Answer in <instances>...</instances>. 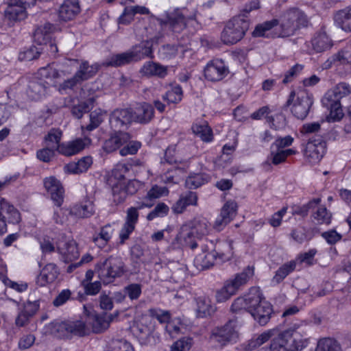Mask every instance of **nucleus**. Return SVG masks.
<instances>
[{
    "label": "nucleus",
    "instance_id": "f257e3e1",
    "mask_svg": "<svg viewBox=\"0 0 351 351\" xmlns=\"http://www.w3.org/2000/svg\"><path fill=\"white\" fill-rule=\"evenodd\" d=\"M306 335L302 324H293L286 330L277 332L269 348H262L258 351H297L305 346Z\"/></svg>",
    "mask_w": 351,
    "mask_h": 351
},
{
    "label": "nucleus",
    "instance_id": "f03ea898",
    "mask_svg": "<svg viewBox=\"0 0 351 351\" xmlns=\"http://www.w3.org/2000/svg\"><path fill=\"white\" fill-rule=\"evenodd\" d=\"M60 77L59 71L51 66L40 69L37 76L29 83L27 95L34 100H40L50 93V86Z\"/></svg>",
    "mask_w": 351,
    "mask_h": 351
},
{
    "label": "nucleus",
    "instance_id": "7ed1b4c3",
    "mask_svg": "<svg viewBox=\"0 0 351 351\" xmlns=\"http://www.w3.org/2000/svg\"><path fill=\"white\" fill-rule=\"evenodd\" d=\"M46 332L60 338H71L73 336L82 337L88 332L85 322L82 319L58 321L46 326Z\"/></svg>",
    "mask_w": 351,
    "mask_h": 351
},
{
    "label": "nucleus",
    "instance_id": "20e7f679",
    "mask_svg": "<svg viewBox=\"0 0 351 351\" xmlns=\"http://www.w3.org/2000/svg\"><path fill=\"white\" fill-rule=\"evenodd\" d=\"M95 271L101 281L104 284H109L125 274V264L121 258L110 256L104 261L98 262L95 265Z\"/></svg>",
    "mask_w": 351,
    "mask_h": 351
},
{
    "label": "nucleus",
    "instance_id": "39448f33",
    "mask_svg": "<svg viewBox=\"0 0 351 351\" xmlns=\"http://www.w3.org/2000/svg\"><path fill=\"white\" fill-rule=\"evenodd\" d=\"M254 268L247 267L243 272L236 275L234 278L226 280L223 287L215 291V298L217 303H223L236 294L239 289L247 283L253 276Z\"/></svg>",
    "mask_w": 351,
    "mask_h": 351
},
{
    "label": "nucleus",
    "instance_id": "423d86ee",
    "mask_svg": "<svg viewBox=\"0 0 351 351\" xmlns=\"http://www.w3.org/2000/svg\"><path fill=\"white\" fill-rule=\"evenodd\" d=\"M278 21L280 28L278 36L281 37L291 36L300 27L307 24L306 16L297 8L287 10Z\"/></svg>",
    "mask_w": 351,
    "mask_h": 351
},
{
    "label": "nucleus",
    "instance_id": "0eeeda50",
    "mask_svg": "<svg viewBox=\"0 0 351 351\" xmlns=\"http://www.w3.org/2000/svg\"><path fill=\"white\" fill-rule=\"evenodd\" d=\"M101 65L99 63L90 64L86 60L81 61L74 75L60 84L59 90L62 92L66 89H73L83 82L93 78L96 75Z\"/></svg>",
    "mask_w": 351,
    "mask_h": 351
},
{
    "label": "nucleus",
    "instance_id": "6e6552de",
    "mask_svg": "<svg viewBox=\"0 0 351 351\" xmlns=\"http://www.w3.org/2000/svg\"><path fill=\"white\" fill-rule=\"evenodd\" d=\"M313 103V95L306 89L292 91L287 101L288 106L292 105V114L300 119H304L308 115Z\"/></svg>",
    "mask_w": 351,
    "mask_h": 351
},
{
    "label": "nucleus",
    "instance_id": "1a4fd4ad",
    "mask_svg": "<svg viewBox=\"0 0 351 351\" xmlns=\"http://www.w3.org/2000/svg\"><path fill=\"white\" fill-rule=\"evenodd\" d=\"M240 324L237 319L229 320L224 326L212 330L210 340L220 347L235 343L239 339Z\"/></svg>",
    "mask_w": 351,
    "mask_h": 351
},
{
    "label": "nucleus",
    "instance_id": "9d476101",
    "mask_svg": "<svg viewBox=\"0 0 351 351\" xmlns=\"http://www.w3.org/2000/svg\"><path fill=\"white\" fill-rule=\"evenodd\" d=\"M249 27L248 21L241 16L233 17L226 24L221 34V41L226 45H234L241 40Z\"/></svg>",
    "mask_w": 351,
    "mask_h": 351
},
{
    "label": "nucleus",
    "instance_id": "9b49d317",
    "mask_svg": "<svg viewBox=\"0 0 351 351\" xmlns=\"http://www.w3.org/2000/svg\"><path fill=\"white\" fill-rule=\"evenodd\" d=\"M257 302L252 304L249 313L254 319L261 326H265L269 321L273 308L269 302L264 298L259 287H256Z\"/></svg>",
    "mask_w": 351,
    "mask_h": 351
},
{
    "label": "nucleus",
    "instance_id": "f8f14e48",
    "mask_svg": "<svg viewBox=\"0 0 351 351\" xmlns=\"http://www.w3.org/2000/svg\"><path fill=\"white\" fill-rule=\"evenodd\" d=\"M225 247L227 248L226 252L204 251L199 254L194 259L195 266L199 269H207L213 265L215 261L224 262L230 260L233 255L232 245L228 243L226 244Z\"/></svg>",
    "mask_w": 351,
    "mask_h": 351
},
{
    "label": "nucleus",
    "instance_id": "ddd939ff",
    "mask_svg": "<svg viewBox=\"0 0 351 351\" xmlns=\"http://www.w3.org/2000/svg\"><path fill=\"white\" fill-rule=\"evenodd\" d=\"M33 0H5L7 7L4 15L10 22L21 21L27 16V9L32 5Z\"/></svg>",
    "mask_w": 351,
    "mask_h": 351
},
{
    "label": "nucleus",
    "instance_id": "4468645a",
    "mask_svg": "<svg viewBox=\"0 0 351 351\" xmlns=\"http://www.w3.org/2000/svg\"><path fill=\"white\" fill-rule=\"evenodd\" d=\"M326 143L321 138L310 139L304 150L305 159L311 164H316L320 161L326 153Z\"/></svg>",
    "mask_w": 351,
    "mask_h": 351
},
{
    "label": "nucleus",
    "instance_id": "2eb2a0df",
    "mask_svg": "<svg viewBox=\"0 0 351 351\" xmlns=\"http://www.w3.org/2000/svg\"><path fill=\"white\" fill-rule=\"evenodd\" d=\"M204 71L205 77L213 82L221 80L229 73L228 66L221 59H213L209 61Z\"/></svg>",
    "mask_w": 351,
    "mask_h": 351
},
{
    "label": "nucleus",
    "instance_id": "dca6fc26",
    "mask_svg": "<svg viewBox=\"0 0 351 351\" xmlns=\"http://www.w3.org/2000/svg\"><path fill=\"white\" fill-rule=\"evenodd\" d=\"M149 312L150 315L156 318L160 323L167 322L166 330L172 338L176 337L179 332H182L183 325L179 318L169 322L170 315L168 311L161 309H152Z\"/></svg>",
    "mask_w": 351,
    "mask_h": 351
},
{
    "label": "nucleus",
    "instance_id": "f3484780",
    "mask_svg": "<svg viewBox=\"0 0 351 351\" xmlns=\"http://www.w3.org/2000/svg\"><path fill=\"white\" fill-rule=\"evenodd\" d=\"M158 21L162 28L168 27L176 33L182 32L186 27V19L178 9L168 13L166 20L158 19Z\"/></svg>",
    "mask_w": 351,
    "mask_h": 351
},
{
    "label": "nucleus",
    "instance_id": "a211bd4d",
    "mask_svg": "<svg viewBox=\"0 0 351 351\" xmlns=\"http://www.w3.org/2000/svg\"><path fill=\"white\" fill-rule=\"evenodd\" d=\"M43 184L55 205L61 206L64 197V189L61 182L56 178L50 176L44 179Z\"/></svg>",
    "mask_w": 351,
    "mask_h": 351
},
{
    "label": "nucleus",
    "instance_id": "6ab92c4d",
    "mask_svg": "<svg viewBox=\"0 0 351 351\" xmlns=\"http://www.w3.org/2000/svg\"><path fill=\"white\" fill-rule=\"evenodd\" d=\"M320 202V198L313 199L296 212L302 217H306L308 213L311 212L315 219H330L332 217V214L328 211L326 208L318 206Z\"/></svg>",
    "mask_w": 351,
    "mask_h": 351
},
{
    "label": "nucleus",
    "instance_id": "aec40b11",
    "mask_svg": "<svg viewBox=\"0 0 351 351\" xmlns=\"http://www.w3.org/2000/svg\"><path fill=\"white\" fill-rule=\"evenodd\" d=\"M117 314L108 313H90L88 315V322L92 324L94 332L99 333L107 330L110 323L117 317Z\"/></svg>",
    "mask_w": 351,
    "mask_h": 351
},
{
    "label": "nucleus",
    "instance_id": "412c9836",
    "mask_svg": "<svg viewBox=\"0 0 351 351\" xmlns=\"http://www.w3.org/2000/svg\"><path fill=\"white\" fill-rule=\"evenodd\" d=\"M57 250L66 263L77 259L80 255L77 244L73 239L60 240L57 244Z\"/></svg>",
    "mask_w": 351,
    "mask_h": 351
},
{
    "label": "nucleus",
    "instance_id": "4be33fe9",
    "mask_svg": "<svg viewBox=\"0 0 351 351\" xmlns=\"http://www.w3.org/2000/svg\"><path fill=\"white\" fill-rule=\"evenodd\" d=\"M110 125L114 130H121L132 121V113L129 109H116L110 116Z\"/></svg>",
    "mask_w": 351,
    "mask_h": 351
},
{
    "label": "nucleus",
    "instance_id": "5701e85b",
    "mask_svg": "<svg viewBox=\"0 0 351 351\" xmlns=\"http://www.w3.org/2000/svg\"><path fill=\"white\" fill-rule=\"evenodd\" d=\"M90 143L91 140L88 137L62 143L58 152L66 156L75 155L83 150Z\"/></svg>",
    "mask_w": 351,
    "mask_h": 351
},
{
    "label": "nucleus",
    "instance_id": "b1692460",
    "mask_svg": "<svg viewBox=\"0 0 351 351\" xmlns=\"http://www.w3.org/2000/svg\"><path fill=\"white\" fill-rule=\"evenodd\" d=\"M132 121L146 124L151 121L154 116V109L152 104L143 102L138 104L133 111Z\"/></svg>",
    "mask_w": 351,
    "mask_h": 351
},
{
    "label": "nucleus",
    "instance_id": "393cba45",
    "mask_svg": "<svg viewBox=\"0 0 351 351\" xmlns=\"http://www.w3.org/2000/svg\"><path fill=\"white\" fill-rule=\"evenodd\" d=\"M256 291V287H252L244 296L237 298L232 304L231 310L233 312H238L246 309L249 312L252 304L257 302L258 296Z\"/></svg>",
    "mask_w": 351,
    "mask_h": 351
},
{
    "label": "nucleus",
    "instance_id": "a878e982",
    "mask_svg": "<svg viewBox=\"0 0 351 351\" xmlns=\"http://www.w3.org/2000/svg\"><path fill=\"white\" fill-rule=\"evenodd\" d=\"M58 274V270L56 265L53 263L47 264L37 276L36 284L40 287L51 284L55 282Z\"/></svg>",
    "mask_w": 351,
    "mask_h": 351
},
{
    "label": "nucleus",
    "instance_id": "bb28decb",
    "mask_svg": "<svg viewBox=\"0 0 351 351\" xmlns=\"http://www.w3.org/2000/svg\"><path fill=\"white\" fill-rule=\"evenodd\" d=\"M216 307L208 296L200 295L195 298V311L198 317H206L213 315Z\"/></svg>",
    "mask_w": 351,
    "mask_h": 351
},
{
    "label": "nucleus",
    "instance_id": "cd10ccee",
    "mask_svg": "<svg viewBox=\"0 0 351 351\" xmlns=\"http://www.w3.org/2000/svg\"><path fill=\"white\" fill-rule=\"evenodd\" d=\"M71 217H96L95 208L93 202L86 200L80 205L74 206L69 211Z\"/></svg>",
    "mask_w": 351,
    "mask_h": 351
},
{
    "label": "nucleus",
    "instance_id": "c85d7f7f",
    "mask_svg": "<svg viewBox=\"0 0 351 351\" xmlns=\"http://www.w3.org/2000/svg\"><path fill=\"white\" fill-rule=\"evenodd\" d=\"M140 73L147 77L156 76L164 78L167 75V67L155 62L147 61L141 68Z\"/></svg>",
    "mask_w": 351,
    "mask_h": 351
},
{
    "label": "nucleus",
    "instance_id": "c756f323",
    "mask_svg": "<svg viewBox=\"0 0 351 351\" xmlns=\"http://www.w3.org/2000/svg\"><path fill=\"white\" fill-rule=\"evenodd\" d=\"M80 10L77 0H64L58 10L59 17L62 21H70L80 12Z\"/></svg>",
    "mask_w": 351,
    "mask_h": 351
},
{
    "label": "nucleus",
    "instance_id": "7c9ffc66",
    "mask_svg": "<svg viewBox=\"0 0 351 351\" xmlns=\"http://www.w3.org/2000/svg\"><path fill=\"white\" fill-rule=\"evenodd\" d=\"M333 19L338 27L346 32H351V5L337 10Z\"/></svg>",
    "mask_w": 351,
    "mask_h": 351
},
{
    "label": "nucleus",
    "instance_id": "2f4dec72",
    "mask_svg": "<svg viewBox=\"0 0 351 351\" xmlns=\"http://www.w3.org/2000/svg\"><path fill=\"white\" fill-rule=\"evenodd\" d=\"M130 140V135L127 132H117L104 143V149L112 152L120 148Z\"/></svg>",
    "mask_w": 351,
    "mask_h": 351
},
{
    "label": "nucleus",
    "instance_id": "473e14b6",
    "mask_svg": "<svg viewBox=\"0 0 351 351\" xmlns=\"http://www.w3.org/2000/svg\"><path fill=\"white\" fill-rule=\"evenodd\" d=\"M153 42L154 38L150 41H143L130 49V53L133 62L139 61L146 57H152L153 53L152 43Z\"/></svg>",
    "mask_w": 351,
    "mask_h": 351
},
{
    "label": "nucleus",
    "instance_id": "72a5a7b5",
    "mask_svg": "<svg viewBox=\"0 0 351 351\" xmlns=\"http://www.w3.org/2000/svg\"><path fill=\"white\" fill-rule=\"evenodd\" d=\"M277 332L278 330L276 329H270L254 336L249 341L246 347V350L251 351L257 347L262 346L270 339H272L275 336H276Z\"/></svg>",
    "mask_w": 351,
    "mask_h": 351
},
{
    "label": "nucleus",
    "instance_id": "f704fd0d",
    "mask_svg": "<svg viewBox=\"0 0 351 351\" xmlns=\"http://www.w3.org/2000/svg\"><path fill=\"white\" fill-rule=\"evenodd\" d=\"M53 29V26L49 23H46L36 28L34 32V40L40 45H47L48 41L51 40V33Z\"/></svg>",
    "mask_w": 351,
    "mask_h": 351
},
{
    "label": "nucleus",
    "instance_id": "c9c22d12",
    "mask_svg": "<svg viewBox=\"0 0 351 351\" xmlns=\"http://www.w3.org/2000/svg\"><path fill=\"white\" fill-rule=\"evenodd\" d=\"M192 130L197 137L205 143H210L213 141V130L206 122L193 124Z\"/></svg>",
    "mask_w": 351,
    "mask_h": 351
},
{
    "label": "nucleus",
    "instance_id": "e433bc0d",
    "mask_svg": "<svg viewBox=\"0 0 351 351\" xmlns=\"http://www.w3.org/2000/svg\"><path fill=\"white\" fill-rule=\"evenodd\" d=\"M133 62L130 51L125 53L112 55L102 65L106 66H121Z\"/></svg>",
    "mask_w": 351,
    "mask_h": 351
},
{
    "label": "nucleus",
    "instance_id": "4c0bfd02",
    "mask_svg": "<svg viewBox=\"0 0 351 351\" xmlns=\"http://www.w3.org/2000/svg\"><path fill=\"white\" fill-rule=\"evenodd\" d=\"M62 132L59 128H51L44 138V145L57 150L61 145Z\"/></svg>",
    "mask_w": 351,
    "mask_h": 351
},
{
    "label": "nucleus",
    "instance_id": "58836bf2",
    "mask_svg": "<svg viewBox=\"0 0 351 351\" xmlns=\"http://www.w3.org/2000/svg\"><path fill=\"white\" fill-rule=\"evenodd\" d=\"M93 164V159L90 156H85L79 160L77 162L68 164L65 169L67 172L71 173H80L85 172Z\"/></svg>",
    "mask_w": 351,
    "mask_h": 351
},
{
    "label": "nucleus",
    "instance_id": "ea45409f",
    "mask_svg": "<svg viewBox=\"0 0 351 351\" xmlns=\"http://www.w3.org/2000/svg\"><path fill=\"white\" fill-rule=\"evenodd\" d=\"M112 186V195L114 202L119 204L123 202L127 197L128 193H133L134 191L130 190L134 183H129L127 189L124 183H117L116 184H110Z\"/></svg>",
    "mask_w": 351,
    "mask_h": 351
},
{
    "label": "nucleus",
    "instance_id": "a19ab883",
    "mask_svg": "<svg viewBox=\"0 0 351 351\" xmlns=\"http://www.w3.org/2000/svg\"><path fill=\"white\" fill-rule=\"evenodd\" d=\"M332 64H351V53L349 51L341 49L334 54L324 63L326 69L330 68Z\"/></svg>",
    "mask_w": 351,
    "mask_h": 351
},
{
    "label": "nucleus",
    "instance_id": "79ce46f5",
    "mask_svg": "<svg viewBox=\"0 0 351 351\" xmlns=\"http://www.w3.org/2000/svg\"><path fill=\"white\" fill-rule=\"evenodd\" d=\"M313 49L315 52L324 51L331 47V40L326 33H318L311 40Z\"/></svg>",
    "mask_w": 351,
    "mask_h": 351
},
{
    "label": "nucleus",
    "instance_id": "37998d69",
    "mask_svg": "<svg viewBox=\"0 0 351 351\" xmlns=\"http://www.w3.org/2000/svg\"><path fill=\"white\" fill-rule=\"evenodd\" d=\"M0 219H6L12 218L14 219H19L20 213L14 207V206L10 204L4 199L0 200Z\"/></svg>",
    "mask_w": 351,
    "mask_h": 351
},
{
    "label": "nucleus",
    "instance_id": "c03bdc74",
    "mask_svg": "<svg viewBox=\"0 0 351 351\" xmlns=\"http://www.w3.org/2000/svg\"><path fill=\"white\" fill-rule=\"evenodd\" d=\"M106 116V112L101 109H97L90 114V123L85 128L82 127V130L86 129L87 131H92L98 128L104 121Z\"/></svg>",
    "mask_w": 351,
    "mask_h": 351
},
{
    "label": "nucleus",
    "instance_id": "a18cd8bd",
    "mask_svg": "<svg viewBox=\"0 0 351 351\" xmlns=\"http://www.w3.org/2000/svg\"><path fill=\"white\" fill-rule=\"evenodd\" d=\"M129 169L125 164H118L112 171L111 176L108 182L109 184H116L117 183H123L126 173L128 172Z\"/></svg>",
    "mask_w": 351,
    "mask_h": 351
},
{
    "label": "nucleus",
    "instance_id": "49530a36",
    "mask_svg": "<svg viewBox=\"0 0 351 351\" xmlns=\"http://www.w3.org/2000/svg\"><path fill=\"white\" fill-rule=\"evenodd\" d=\"M182 95L183 91L182 87L179 85H176L171 86L170 89L162 95V99L169 104H178L182 100Z\"/></svg>",
    "mask_w": 351,
    "mask_h": 351
},
{
    "label": "nucleus",
    "instance_id": "de8ad7c7",
    "mask_svg": "<svg viewBox=\"0 0 351 351\" xmlns=\"http://www.w3.org/2000/svg\"><path fill=\"white\" fill-rule=\"evenodd\" d=\"M278 24V19H273L271 21H265L263 23L258 25L255 27L252 34L255 37H269L271 34L270 31L271 29L276 26Z\"/></svg>",
    "mask_w": 351,
    "mask_h": 351
},
{
    "label": "nucleus",
    "instance_id": "09e8293b",
    "mask_svg": "<svg viewBox=\"0 0 351 351\" xmlns=\"http://www.w3.org/2000/svg\"><path fill=\"white\" fill-rule=\"evenodd\" d=\"M43 49L44 47H40V45L38 47L32 46L19 53V60L21 61H31L37 59Z\"/></svg>",
    "mask_w": 351,
    "mask_h": 351
},
{
    "label": "nucleus",
    "instance_id": "8fccbe9b",
    "mask_svg": "<svg viewBox=\"0 0 351 351\" xmlns=\"http://www.w3.org/2000/svg\"><path fill=\"white\" fill-rule=\"evenodd\" d=\"M295 268V262L291 261L284 264L276 272L272 279V282L278 284L280 282L287 276H288Z\"/></svg>",
    "mask_w": 351,
    "mask_h": 351
},
{
    "label": "nucleus",
    "instance_id": "3c124183",
    "mask_svg": "<svg viewBox=\"0 0 351 351\" xmlns=\"http://www.w3.org/2000/svg\"><path fill=\"white\" fill-rule=\"evenodd\" d=\"M105 351H134L132 346L127 341L113 339L110 341Z\"/></svg>",
    "mask_w": 351,
    "mask_h": 351
},
{
    "label": "nucleus",
    "instance_id": "603ef678",
    "mask_svg": "<svg viewBox=\"0 0 351 351\" xmlns=\"http://www.w3.org/2000/svg\"><path fill=\"white\" fill-rule=\"evenodd\" d=\"M136 328L141 333L149 334L152 329V319L149 315H145L140 319L135 321Z\"/></svg>",
    "mask_w": 351,
    "mask_h": 351
},
{
    "label": "nucleus",
    "instance_id": "864d4df0",
    "mask_svg": "<svg viewBox=\"0 0 351 351\" xmlns=\"http://www.w3.org/2000/svg\"><path fill=\"white\" fill-rule=\"evenodd\" d=\"M237 204L234 201L227 202L221 208V216L222 219H232L236 217Z\"/></svg>",
    "mask_w": 351,
    "mask_h": 351
},
{
    "label": "nucleus",
    "instance_id": "5fc2aeb1",
    "mask_svg": "<svg viewBox=\"0 0 351 351\" xmlns=\"http://www.w3.org/2000/svg\"><path fill=\"white\" fill-rule=\"evenodd\" d=\"M93 102L94 99L90 98L88 102H82L77 105L73 106L71 109L72 114L77 119L82 118L84 113L90 110L91 108L90 106L93 104Z\"/></svg>",
    "mask_w": 351,
    "mask_h": 351
},
{
    "label": "nucleus",
    "instance_id": "6e6d98bb",
    "mask_svg": "<svg viewBox=\"0 0 351 351\" xmlns=\"http://www.w3.org/2000/svg\"><path fill=\"white\" fill-rule=\"evenodd\" d=\"M169 193V191L167 188L165 186H159L158 185H154L152 187V189L147 192V195L145 196L144 200L145 201H152L155 200L158 198L163 195H167Z\"/></svg>",
    "mask_w": 351,
    "mask_h": 351
},
{
    "label": "nucleus",
    "instance_id": "4d7b16f0",
    "mask_svg": "<svg viewBox=\"0 0 351 351\" xmlns=\"http://www.w3.org/2000/svg\"><path fill=\"white\" fill-rule=\"evenodd\" d=\"M317 351H341V348L337 341L324 339L319 341Z\"/></svg>",
    "mask_w": 351,
    "mask_h": 351
},
{
    "label": "nucleus",
    "instance_id": "13d9d810",
    "mask_svg": "<svg viewBox=\"0 0 351 351\" xmlns=\"http://www.w3.org/2000/svg\"><path fill=\"white\" fill-rule=\"evenodd\" d=\"M340 101L341 99L339 98V97H337V95L332 88L328 90L322 99V103L326 108H328L332 106H335V105L337 106V104H340Z\"/></svg>",
    "mask_w": 351,
    "mask_h": 351
},
{
    "label": "nucleus",
    "instance_id": "bf43d9fd",
    "mask_svg": "<svg viewBox=\"0 0 351 351\" xmlns=\"http://www.w3.org/2000/svg\"><path fill=\"white\" fill-rule=\"evenodd\" d=\"M56 152L57 150L44 145L43 149L37 151L36 156L40 160L49 162L55 156Z\"/></svg>",
    "mask_w": 351,
    "mask_h": 351
},
{
    "label": "nucleus",
    "instance_id": "052dcab7",
    "mask_svg": "<svg viewBox=\"0 0 351 351\" xmlns=\"http://www.w3.org/2000/svg\"><path fill=\"white\" fill-rule=\"evenodd\" d=\"M168 211L169 207L164 203H160L147 215V219L165 217L168 213Z\"/></svg>",
    "mask_w": 351,
    "mask_h": 351
},
{
    "label": "nucleus",
    "instance_id": "680f3d73",
    "mask_svg": "<svg viewBox=\"0 0 351 351\" xmlns=\"http://www.w3.org/2000/svg\"><path fill=\"white\" fill-rule=\"evenodd\" d=\"M206 182L207 180L204 178L203 175L195 174L188 177L186 180L185 184L186 187L189 189H196L201 186Z\"/></svg>",
    "mask_w": 351,
    "mask_h": 351
},
{
    "label": "nucleus",
    "instance_id": "e2e57ef3",
    "mask_svg": "<svg viewBox=\"0 0 351 351\" xmlns=\"http://www.w3.org/2000/svg\"><path fill=\"white\" fill-rule=\"evenodd\" d=\"M192 339L184 337L176 341L171 346V351H188L192 346Z\"/></svg>",
    "mask_w": 351,
    "mask_h": 351
},
{
    "label": "nucleus",
    "instance_id": "0e129e2a",
    "mask_svg": "<svg viewBox=\"0 0 351 351\" xmlns=\"http://www.w3.org/2000/svg\"><path fill=\"white\" fill-rule=\"evenodd\" d=\"M304 66L302 64H296L293 66L285 75L282 80L283 84L291 82L302 71Z\"/></svg>",
    "mask_w": 351,
    "mask_h": 351
},
{
    "label": "nucleus",
    "instance_id": "69168bd1",
    "mask_svg": "<svg viewBox=\"0 0 351 351\" xmlns=\"http://www.w3.org/2000/svg\"><path fill=\"white\" fill-rule=\"evenodd\" d=\"M332 89L341 99L351 94V86L346 82L339 83Z\"/></svg>",
    "mask_w": 351,
    "mask_h": 351
},
{
    "label": "nucleus",
    "instance_id": "338daca9",
    "mask_svg": "<svg viewBox=\"0 0 351 351\" xmlns=\"http://www.w3.org/2000/svg\"><path fill=\"white\" fill-rule=\"evenodd\" d=\"M269 161H271V163L274 165H278L285 161L286 158L285 155L282 152V149L277 148V150H274V148L271 149V153L267 158Z\"/></svg>",
    "mask_w": 351,
    "mask_h": 351
},
{
    "label": "nucleus",
    "instance_id": "774afa93",
    "mask_svg": "<svg viewBox=\"0 0 351 351\" xmlns=\"http://www.w3.org/2000/svg\"><path fill=\"white\" fill-rule=\"evenodd\" d=\"M124 290L130 300H136L141 294V286L138 284H131L127 286Z\"/></svg>",
    "mask_w": 351,
    "mask_h": 351
}]
</instances>
